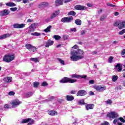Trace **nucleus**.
Masks as SVG:
<instances>
[{
	"label": "nucleus",
	"instance_id": "11",
	"mask_svg": "<svg viewBox=\"0 0 125 125\" xmlns=\"http://www.w3.org/2000/svg\"><path fill=\"white\" fill-rule=\"evenodd\" d=\"M10 13V11L9 10L5 9L0 12V16H6V15H8Z\"/></svg>",
	"mask_w": 125,
	"mask_h": 125
},
{
	"label": "nucleus",
	"instance_id": "40",
	"mask_svg": "<svg viewBox=\"0 0 125 125\" xmlns=\"http://www.w3.org/2000/svg\"><path fill=\"white\" fill-rule=\"evenodd\" d=\"M39 84H40V83H39V82L34 83H33L34 87H38Z\"/></svg>",
	"mask_w": 125,
	"mask_h": 125
},
{
	"label": "nucleus",
	"instance_id": "36",
	"mask_svg": "<svg viewBox=\"0 0 125 125\" xmlns=\"http://www.w3.org/2000/svg\"><path fill=\"white\" fill-rule=\"evenodd\" d=\"M78 104L80 105H83L84 104V100L83 99L80 100L78 101Z\"/></svg>",
	"mask_w": 125,
	"mask_h": 125
},
{
	"label": "nucleus",
	"instance_id": "50",
	"mask_svg": "<svg viewBox=\"0 0 125 125\" xmlns=\"http://www.w3.org/2000/svg\"><path fill=\"white\" fill-rule=\"evenodd\" d=\"M9 95H14L15 94V93L14 91H10L8 93Z\"/></svg>",
	"mask_w": 125,
	"mask_h": 125
},
{
	"label": "nucleus",
	"instance_id": "62",
	"mask_svg": "<svg viewBox=\"0 0 125 125\" xmlns=\"http://www.w3.org/2000/svg\"><path fill=\"white\" fill-rule=\"evenodd\" d=\"M72 48H75V49L78 48V45H75Z\"/></svg>",
	"mask_w": 125,
	"mask_h": 125
},
{
	"label": "nucleus",
	"instance_id": "19",
	"mask_svg": "<svg viewBox=\"0 0 125 125\" xmlns=\"http://www.w3.org/2000/svg\"><path fill=\"white\" fill-rule=\"evenodd\" d=\"M67 101H73L75 98L73 96L67 95L66 96Z\"/></svg>",
	"mask_w": 125,
	"mask_h": 125
},
{
	"label": "nucleus",
	"instance_id": "27",
	"mask_svg": "<svg viewBox=\"0 0 125 125\" xmlns=\"http://www.w3.org/2000/svg\"><path fill=\"white\" fill-rule=\"evenodd\" d=\"M31 120V119L30 118L24 119L22 120L21 123L22 124H27V123H29Z\"/></svg>",
	"mask_w": 125,
	"mask_h": 125
},
{
	"label": "nucleus",
	"instance_id": "49",
	"mask_svg": "<svg viewBox=\"0 0 125 125\" xmlns=\"http://www.w3.org/2000/svg\"><path fill=\"white\" fill-rule=\"evenodd\" d=\"M119 119H114L113 121V124L114 125H116V124H117V123H119Z\"/></svg>",
	"mask_w": 125,
	"mask_h": 125
},
{
	"label": "nucleus",
	"instance_id": "7",
	"mask_svg": "<svg viewBox=\"0 0 125 125\" xmlns=\"http://www.w3.org/2000/svg\"><path fill=\"white\" fill-rule=\"evenodd\" d=\"M118 116V113L115 112H109L107 115V117L110 119H115V118H117Z\"/></svg>",
	"mask_w": 125,
	"mask_h": 125
},
{
	"label": "nucleus",
	"instance_id": "22",
	"mask_svg": "<svg viewBox=\"0 0 125 125\" xmlns=\"http://www.w3.org/2000/svg\"><path fill=\"white\" fill-rule=\"evenodd\" d=\"M10 36V34H6L3 35H1L0 36V40H3V39H6V38H8V37Z\"/></svg>",
	"mask_w": 125,
	"mask_h": 125
},
{
	"label": "nucleus",
	"instance_id": "37",
	"mask_svg": "<svg viewBox=\"0 0 125 125\" xmlns=\"http://www.w3.org/2000/svg\"><path fill=\"white\" fill-rule=\"evenodd\" d=\"M42 86H47L48 85V83H46V82H43L41 84Z\"/></svg>",
	"mask_w": 125,
	"mask_h": 125
},
{
	"label": "nucleus",
	"instance_id": "10",
	"mask_svg": "<svg viewBox=\"0 0 125 125\" xmlns=\"http://www.w3.org/2000/svg\"><path fill=\"white\" fill-rule=\"evenodd\" d=\"M74 8L77 10H86L87 7L81 5H77L74 7Z\"/></svg>",
	"mask_w": 125,
	"mask_h": 125
},
{
	"label": "nucleus",
	"instance_id": "6",
	"mask_svg": "<svg viewBox=\"0 0 125 125\" xmlns=\"http://www.w3.org/2000/svg\"><path fill=\"white\" fill-rule=\"evenodd\" d=\"M73 19H74L73 17H64L61 19V22L62 23H70V22L73 21Z\"/></svg>",
	"mask_w": 125,
	"mask_h": 125
},
{
	"label": "nucleus",
	"instance_id": "44",
	"mask_svg": "<svg viewBox=\"0 0 125 125\" xmlns=\"http://www.w3.org/2000/svg\"><path fill=\"white\" fill-rule=\"evenodd\" d=\"M100 125H110V123H109V122L104 121L103 123L101 124Z\"/></svg>",
	"mask_w": 125,
	"mask_h": 125
},
{
	"label": "nucleus",
	"instance_id": "16",
	"mask_svg": "<svg viewBox=\"0 0 125 125\" xmlns=\"http://www.w3.org/2000/svg\"><path fill=\"white\" fill-rule=\"evenodd\" d=\"M54 43V42L50 40H48L47 42H46V44L45 45V46L47 48L49 47L50 46H51Z\"/></svg>",
	"mask_w": 125,
	"mask_h": 125
},
{
	"label": "nucleus",
	"instance_id": "51",
	"mask_svg": "<svg viewBox=\"0 0 125 125\" xmlns=\"http://www.w3.org/2000/svg\"><path fill=\"white\" fill-rule=\"evenodd\" d=\"M70 31L71 32H76L77 29L76 28H72L70 29Z\"/></svg>",
	"mask_w": 125,
	"mask_h": 125
},
{
	"label": "nucleus",
	"instance_id": "24",
	"mask_svg": "<svg viewBox=\"0 0 125 125\" xmlns=\"http://www.w3.org/2000/svg\"><path fill=\"white\" fill-rule=\"evenodd\" d=\"M118 79H119V77L117 75H114L112 77V81L113 83H116L118 81Z\"/></svg>",
	"mask_w": 125,
	"mask_h": 125
},
{
	"label": "nucleus",
	"instance_id": "38",
	"mask_svg": "<svg viewBox=\"0 0 125 125\" xmlns=\"http://www.w3.org/2000/svg\"><path fill=\"white\" fill-rule=\"evenodd\" d=\"M54 39H55L56 40H60V39H61V37L58 35H54Z\"/></svg>",
	"mask_w": 125,
	"mask_h": 125
},
{
	"label": "nucleus",
	"instance_id": "55",
	"mask_svg": "<svg viewBox=\"0 0 125 125\" xmlns=\"http://www.w3.org/2000/svg\"><path fill=\"white\" fill-rule=\"evenodd\" d=\"M4 107L5 109H9V105L7 104H5Z\"/></svg>",
	"mask_w": 125,
	"mask_h": 125
},
{
	"label": "nucleus",
	"instance_id": "43",
	"mask_svg": "<svg viewBox=\"0 0 125 125\" xmlns=\"http://www.w3.org/2000/svg\"><path fill=\"white\" fill-rule=\"evenodd\" d=\"M121 55L122 56V57H125V49H123L121 52Z\"/></svg>",
	"mask_w": 125,
	"mask_h": 125
},
{
	"label": "nucleus",
	"instance_id": "57",
	"mask_svg": "<svg viewBox=\"0 0 125 125\" xmlns=\"http://www.w3.org/2000/svg\"><path fill=\"white\" fill-rule=\"evenodd\" d=\"M23 3H29V0H22Z\"/></svg>",
	"mask_w": 125,
	"mask_h": 125
},
{
	"label": "nucleus",
	"instance_id": "29",
	"mask_svg": "<svg viewBox=\"0 0 125 125\" xmlns=\"http://www.w3.org/2000/svg\"><path fill=\"white\" fill-rule=\"evenodd\" d=\"M33 94H34V93L32 92H29L28 93H25V97H27V98L29 97H31V96H32V95H33Z\"/></svg>",
	"mask_w": 125,
	"mask_h": 125
},
{
	"label": "nucleus",
	"instance_id": "32",
	"mask_svg": "<svg viewBox=\"0 0 125 125\" xmlns=\"http://www.w3.org/2000/svg\"><path fill=\"white\" fill-rule=\"evenodd\" d=\"M28 28L30 30H34V29H36V24L35 23L32 24Z\"/></svg>",
	"mask_w": 125,
	"mask_h": 125
},
{
	"label": "nucleus",
	"instance_id": "34",
	"mask_svg": "<svg viewBox=\"0 0 125 125\" xmlns=\"http://www.w3.org/2000/svg\"><path fill=\"white\" fill-rule=\"evenodd\" d=\"M58 61L60 62V63L61 64H62V65H65V61H64L63 60H62V59L59 58L58 59Z\"/></svg>",
	"mask_w": 125,
	"mask_h": 125
},
{
	"label": "nucleus",
	"instance_id": "15",
	"mask_svg": "<svg viewBox=\"0 0 125 125\" xmlns=\"http://www.w3.org/2000/svg\"><path fill=\"white\" fill-rule=\"evenodd\" d=\"M71 78H76V79H85L86 75H78L77 74H73L71 75Z\"/></svg>",
	"mask_w": 125,
	"mask_h": 125
},
{
	"label": "nucleus",
	"instance_id": "20",
	"mask_svg": "<svg viewBox=\"0 0 125 125\" xmlns=\"http://www.w3.org/2000/svg\"><path fill=\"white\" fill-rule=\"evenodd\" d=\"M55 4L56 6H59V5H62L63 4V1L62 0H56L55 1Z\"/></svg>",
	"mask_w": 125,
	"mask_h": 125
},
{
	"label": "nucleus",
	"instance_id": "53",
	"mask_svg": "<svg viewBox=\"0 0 125 125\" xmlns=\"http://www.w3.org/2000/svg\"><path fill=\"white\" fill-rule=\"evenodd\" d=\"M10 10H11L12 11H16V10H17V7L11 8Z\"/></svg>",
	"mask_w": 125,
	"mask_h": 125
},
{
	"label": "nucleus",
	"instance_id": "26",
	"mask_svg": "<svg viewBox=\"0 0 125 125\" xmlns=\"http://www.w3.org/2000/svg\"><path fill=\"white\" fill-rule=\"evenodd\" d=\"M6 5H7V6L13 7L16 6V4L13 2H8L6 3Z\"/></svg>",
	"mask_w": 125,
	"mask_h": 125
},
{
	"label": "nucleus",
	"instance_id": "52",
	"mask_svg": "<svg viewBox=\"0 0 125 125\" xmlns=\"http://www.w3.org/2000/svg\"><path fill=\"white\" fill-rule=\"evenodd\" d=\"M68 38H69V37L67 35H63V39L64 40H68Z\"/></svg>",
	"mask_w": 125,
	"mask_h": 125
},
{
	"label": "nucleus",
	"instance_id": "4",
	"mask_svg": "<svg viewBox=\"0 0 125 125\" xmlns=\"http://www.w3.org/2000/svg\"><path fill=\"white\" fill-rule=\"evenodd\" d=\"M114 26H118L119 29H123L125 27V21H119L116 22Z\"/></svg>",
	"mask_w": 125,
	"mask_h": 125
},
{
	"label": "nucleus",
	"instance_id": "17",
	"mask_svg": "<svg viewBox=\"0 0 125 125\" xmlns=\"http://www.w3.org/2000/svg\"><path fill=\"white\" fill-rule=\"evenodd\" d=\"M115 70H116L117 72H122V66H121V63H118L115 65Z\"/></svg>",
	"mask_w": 125,
	"mask_h": 125
},
{
	"label": "nucleus",
	"instance_id": "54",
	"mask_svg": "<svg viewBox=\"0 0 125 125\" xmlns=\"http://www.w3.org/2000/svg\"><path fill=\"white\" fill-rule=\"evenodd\" d=\"M71 94H76L77 93V91L76 90H72L70 92Z\"/></svg>",
	"mask_w": 125,
	"mask_h": 125
},
{
	"label": "nucleus",
	"instance_id": "42",
	"mask_svg": "<svg viewBox=\"0 0 125 125\" xmlns=\"http://www.w3.org/2000/svg\"><path fill=\"white\" fill-rule=\"evenodd\" d=\"M107 6H110V7H116V5H115L114 4H112L110 3H107Z\"/></svg>",
	"mask_w": 125,
	"mask_h": 125
},
{
	"label": "nucleus",
	"instance_id": "2",
	"mask_svg": "<svg viewBox=\"0 0 125 125\" xmlns=\"http://www.w3.org/2000/svg\"><path fill=\"white\" fill-rule=\"evenodd\" d=\"M15 59V55L14 54H8L5 55L3 58V61L6 62L7 63H9L11 61H13Z\"/></svg>",
	"mask_w": 125,
	"mask_h": 125
},
{
	"label": "nucleus",
	"instance_id": "31",
	"mask_svg": "<svg viewBox=\"0 0 125 125\" xmlns=\"http://www.w3.org/2000/svg\"><path fill=\"white\" fill-rule=\"evenodd\" d=\"M30 61L37 63V62H39V59L37 58H30Z\"/></svg>",
	"mask_w": 125,
	"mask_h": 125
},
{
	"label": "nucleus",
	"instance_id": "3",
	"mask_svg": "<svg viewBox=\"0 0 125 125\" xmlns=\"http://www.w3.org/2000/svg\"><path fill=\"white\" fill-rule=\"evenodd\" d=\"M77 80L72 79L69 78L64 77L61 81H60V83H76Z\"/></svg>",
	"mask_w": 125,
	"mask_h": 125
},
{
	"label": "nucleus",
	"instance_id": "45",
	"mask_svg": "<svg viewBox=\"0 0 125 125\" xmlns=\"http://www.w3.org/2000/svg\"><path fill=\"white\" fill-rule=\"evenodd\" d=\"M105 103H106V104H108L109 105H111V104H112V101H111V100H108L107 101H106L105 102Z\"/></svg>",
	"mask_w": 125,
	"mask_h": 125
},
{
	"label": "nucleus",
	"instance_id": "60",
	"mask_svg": "<svg viewBox=\"0 0 125 125\" xmlns=\"http://www.w3.org/2000/svg\"><path fill=\"white\" fill-rule=\"evenodd\" d=\"M87 6H88V7H92V4H91L90 3H87Z\"/></svg>",
	"mask_w": 125,
	"mask_h": 125
},
{
	"label": "nucleus",
	"instance_id": "12",
	"mask_svg": "<svg viewBox=\"0 0 125 125\" xmlns=\"http://www.w3.org/2000/svg\"><path fill=\"white\" fill-rule=\"evenodd\" d=\"M94 88H95V89H96V90H97V91H99L100 92L101 91H104V90H105L106 89V87H102V86H95L94 87Z\"/></svg>",
	"mask_w": 125,
	"mask_h": 125
},
{
	"label": "nucleus",
	"instance_id": "56",
	"mask_svg": "<svg viewBox=\"0 0 125 125\" xmlns=\"http://www.w3.org/2000/svg\"><path fill=\"white\" fill-rule=\"evenodd\" d=\"M89 83L90 84H93L94 83V80H90L89 82Z\"/></svg>",
	"mask_w": 125,
	"mask_h": 125
},
{
	"label": "nucleus",
	"instance_id": "18",
	"mask_svg": "<svg viewBox=\"0 0 125 125\" xmlns=\"http://www.w3.org/2000/svg\"><path fill=\"white\" fill-rule=\"evenodd\" d=\"M94 107V105L92 104H87L85 105L86 110H87V111H88V110L93 109Z\"/></svg>",
	"mask_w": 125,
	"mask_h": 125
},
{
	"label": "nucleus",
	"instance_id": "23",
	"mask_svg": "<svg viewBox=\"0 0 125 125\" xmlns=\"http://www.w3.org/2000/svg\"><path fill=\"white\" fill-rule=\"evenodd\" d=\"M48 114L50 116H55V115H57V112L54 111V110H50L48 111Z\"/></svg>",
	"mask_w": 125,
	"mask_h": 125
},
{
	"label": "nucleus",
	"instance_id": "8",
	"mask_svg": "<svg viewBox=\"0 0 125 125\" xmlns=\"http://www.w3.org/2000/svg\"><path fill=\"white\" fill-rule=\"evenodd\" d=\"M25 47L27 48V49H28V50H30V51H33V52H35V51L37 50V48L32 45L31 44H26L25 45Z\"/></svg>",
	"mask_w": 125,
	"mask_h": 125
},
{
	"label": "nucleus",
	"instance_id": "5",
	"mask_svg": "<svg viewBox=\"0 0 125 125\" xmlns=\"http://www.w3.org/2000/svg\"><path fill=\"white\" fill-rule=\"evenodd\" d=\"M21 103H22V102L19 100H14L12 101L10 104L12 105V108H15V107H18V106H19Z\"/></svg>",
	"mask_w": 125,
	"mask_h": 125
},
{
	"label": "nucleus",
	"instance_id": "30",
	"mask_svg": "<svg viewBox=\"0 0 125 125\" xmlns=\"http://www.w3.org/2000/svg\"><path fill=\"white\" fill-rule=\"evenodd\" d=\"M75 23L76 24V25H82V21H81L80 19H77L75 20Z\"/></svg>",
	"mask_w": 125,
	"mask_h": 125
},
{
	"label": "nucleus",
	"instance_id": "25",
	"mask_svg": "<svg viewBox=\"0 0 125 125\" xmlns=\"http://www.w3.org/2000/svg\"><path fill=\"white\" fill-rule=\"evenodd\" d=\"M86 34V30H82L80 33H79V36H82V37L84 36V35Z\"/></svg>",
	"mask_w": 125,
	"mask_h": 125
},
{
	"label": "nucleus",
	"instance_id": "58",
	"mask_svg": "<svg viewBox=\"0 0 125 125\" xmlns=\"http://www.w3.org/2000/svg\"><path fill=\"white\" fill-rule=\"evenodd\" d=\"M27 22L28 23H30L31 22H33V20H32L31 19H29L27 20Z\"/></svg>",
	"mask_w": 125,
	"mask_h": 125
},
{
	"label": "nucleus",
	"instance_id": "64",
	"mask_svg": "<svg viewBox=\"0 0 125 125\" xmlns=\"http://www.w3.org/2000/svg\"><path fill=\"white\" fill-rule=\"evenodd\" d=\"M104 17H102L101 18V21H103V20H104Z\"/></svg>",
	"mask_w": 125,
	"mask_h": 125
},
{
	"label": "nucleus",
	"instance_id": "46",
	"mask_svg": "<svg viewBox=\"0 0 125 125\" xmlns=\"http://www.w3.org/2000/svg\"><path fill=\"white\" fill-rule=\"evenodd\" d=\"M114 58H113V57H109V59H108V62L109 63H112V62H113V59Z\"/></svg>",
	"mask_w": 125,
	"mask_h": 125
},
{
	"label": "nucleus",
	"instance_id": "28",
	"mask_svg": "<svg viewBox=\"0 0 125 125\" xmlns=\"http://www.w3.org/2000/svg\"><path fill=\"white\" fill-rule=\"evenodd\" d=\"M51 28H52V26L51 25L48 26L46 29L44 30V32H45V33H48L50 32V29H51Z\"/></svg>",
	"mask_w": 125,
	"mask_h": 125
},
{
	"label": "nucleus",
	"instance_id": "21",
	"mask_svg": "<svg viewBox=\"0 0 125 125\" xmlns=\"http://www.w3.org/2000/svg\"><path fill=\"white\" fill-rule=\"evenodd\" d=\"M3 81L5 82V83H11V81H12V78L5 77L3 79Z\"/></svg>",
	"mask_w": 125,
	"mask_h": 125
},
{
	"label": "nucleus",
	"instance_id": "41",
	"mask_svg": "<svg viewBox=\"0 0 125 125\" xmlns=\"http://www.w3.org/2000/svg\"><path fill=\"white\" fill-rule=\"evenodd\" d=\"M41 5L42 6H47V5H48V3L46 2H43L41 3Z\"/></svg>",
	"mask_w": 125,
	"mask_h": 125
},
{
	"label": "nucleus",
	"instance_id": "61",
	"mask_svg": "<svg viewBox=\"0 0 125 125\" xmlns=\"http://www.w3.org/2000/svg\"><path fill=\"white\" fill-rule=\"evenodd\" d=\"M89 95H94V93L91 91L89 92Z\"/></svg>",
	"mask_w": 125,
	"mask_h": 125
},
{
	"label": "nucleus",
	"instance_id": "13",
	"mask_svg": "<svg viewBox=\"0 0 125 125\" xmlns=\"http://www.w3.org/2000/svg\"><path fill=\"white\" fill-rule=\"evenodd\" d=\"M60 13V11L59 10L55 11L51 15L50 19H54V18H55V17L58 16V15H59Z\"/></svg>",
	"mask_w": 125,
	"mask_h": 125
},
{
	"label": "nucleus",
	"instance_id": "39",
	"mask_svg": "<svg viewBox=\"0 0 125 125\" xmlns=\"http://www.w3.org/2000/svg\"><path fill=\"white\" fill-rule=\"evenodd\" d=\"M122 88H123V87L121 85H119L116 87L115 89L117 90H121Z\"/></svg>",
	"mask_w": 125,
	"mask_h": 125
},
{
	"label": "nucleus",
	"instance_id": "48",
	"mask_svg": "<svg viewBox=\"0 0 125 125\" xmlns=\"http://www.w3.org/2000/svg\"><path fill=\"white\" fill-rule=\"evenodd\" d=\"M125 33V29H123L122 31L119 32V35H123Z\"/></svg>",
	"mask_w": 125,
	"mask_h": 125
},
{
	"label": "nucleus",
	"instance_id": "63",
	"mask_svg": "<svg viewBox=\"0 0 125 125\" xmlns=\"http://www.w3.org/2000/svg\"><path fill=\"white\" fill-rule=\"evenodd\" d=\"M114 15H115V16H118V15H119V12H116L114 13Z\"/></svg>",
	"mask_w": 125,
	"mask_h": 125
},
{
	"label": "nucleus",
	"instance_id": "35",
	"mask_svg": "<svg viewBox=\"0 0 125 125\" xmlns=\"http://www.w3.org/2000/svg\"><path fill=\"white\" fill-rule=\"evenodd\" d=\"M67 15H72V16H75V15H76V12H75L74 11H71L68 13Z\"/></svg>",
	"mask_w": 125,
	"mask_h": 125
},
{
	"label": "nucleus",
	"instance_id": "47",
	"mask_svg": "<svg viewBox=\"0 0 125 125\" xmlns=\"http://www.w3.org/2000/svg\"><path fill=\"white\" fill-rule=\"evenodd\" d=\"M119 119V120L121 121L122 123H125V120L124 118L120 117Z\"/></svg>",
	"mask_w": 125,
	"mask_h": 125
},
{
	"label": "nucleus",
	"instance_id": "1",
	"mask_svg": "<svg viewBox=\"0 0 125 125\" xmlns=\"http://www.w3.org/2000/svg\"><path fill=\"white\" fill-rule=\"evenodd\" d=\"M70 59L72 61H78L81 60L84 57L83 51L81 49H77V50H73L71 51Z\"/></svg>",
	"mask_w": 125,
	"mask_h": 125
},
{
	"label": "nucleus",
	"instance_id": "9",
	"mask_svg": "<svg viewBox=\"0 0 125 125\" xmlns=\"http://www.w3.org/2000/svg\"><path fill=\"white\" fill-rule=\"evenodd\" d=\"M26 24L24 23L19 24V23H15L13 24V28L15 29H21L24 28Z\"/></svg>",
	"mask_w": 125,
	"mask_h": 125
},
{
	"label": "nucleus",
	"instance_id": "59",
	"mask_svg": "<svg viewBox=\"0 0 125 125\" xmlns=\"http://www.w3.org/2000/svg\"><path fill=\"white\" fill-rule=\"evenodd\" d=\"M73 0H64V3H67L68 2H70V1H72Z\"/></svg>",
	"mask_w": 125,
	"mask_h": 125
},
{
	"label": "nucleus",
	"instance_id": "14",
	"mask_svg": "<svg viewBox=\"0 0 125 125\" xmlns=\"http://www.w3.org/2000/svg\"><path fill=\"white\" fill-rule=\"evenodd\" d=\"M86 94V92L84 90H79L77 93V96H84Z\"/></svg>",
	"mask_w": 125,
	"mask_h": 125
},
{
	"label": "nucleus",
	"instance_id": "33",
	"mask_svg": "<svg viewBox=\"0 0 125 125\" xmlns=\"http://www.w3.org/2000/svg\"><path fill=\"white\" fill-rule=\"evenodd\" d=\"M32 36H35L36 37H39L41 36V33L39 32H33L31 34Z\"/></svg>",
	"mask_w": 125,
	"mask_h": 125
}]
</instances>
